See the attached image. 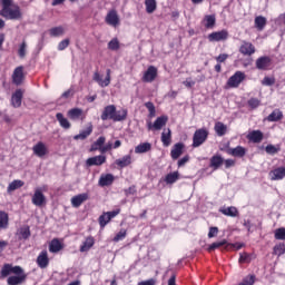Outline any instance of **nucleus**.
<instances>
[{
	"label": "nucleus",
	"instance_id": "35",
	"mask_svg": "<svg viewBox=\"0 0 285 285\" xmlns=\"http://www.w3.org/2000/svg\"><path fill=\"white\" fill-rule=\"evenodd\" d=\"M214 130L218 137H224L226 135V130H228V127L224 125V122H216Z\"/></svg>",
	"mask_w": 285,
	"mask_h": 285
},
{
	"label": "nucleus",
	"instance_id": "4",
	"mask_svg": "<svg viewBox=\"0 0 285 285\" xmlns=\"http://www.w3.org/2000/svg\"><path fill=\"white\" fill-rule=\"evenodd\" d=\"M206 139H208V129L200 128L194 132L193 136V148H199L203 144H206Z\"/></svg>",
	"mask_w": 285,
	"mask_h": 285
},
{
	"label": "nucleus",
	"instance_id": "25",
	"mask_svg": "<svg viewBox=\"0 0 285 285\" xmlns=\"http://www.w3.org/2000/svg\"><path fill=\"white\" fill-rule=\"evenodd\" d=\"M227 153L228 155H232V157L242 158L246 156V148L237 146L236 148H229Z\"/></svg>",
	"mask_w": 285,
	"mask_h": 285
},
{
	"label": "nucleus",
	"instance_id": "5",
	"mask_svg": "<svg viewBox=\"0 0 285 285\" xmlns=\"http://www.w3.org/2000/svg\"><path fill=\"white\" fill-rule=\"evenodd\" d=\"M246 80V73L244 71H236L228 80V88H239V86Z\"/></svg>",
	"mask_w": 285,
	"mask_h": 285
},
{
	"label": "nucleus",
	"instance_id": "45",
	"mask_svg": "<svg viewBox=\"0 0 285 285\" xmlns=\"http://www.w3.org/2000/svg\"><path fill=\"white\" fill-rule=\"evenodd\" d=\"M177 179H179V171L170 173L165 177L166 184H175Z\"/></svg>",
	"mask_w": 285,
	"mask_h": 285
},
{
	"label": "nucleus",
	"instance_id": "34",
	"mask_svg": "<svg viewBox=\"0 0 285 285\" xmlns=\"http://www.w3.org/2000/svg\"><path fill=\"white\" fill-rule=\"evenodd\" d=\"M63 248V245H61V242L59 239L53 238L49 244V252L50 253H59Z\"/></svg>",
	"mask_w": 285,
	"mask_h": 285
},
{
	"label": "nucleus",
	"instance_id": "9",
	"mask_svg": "<svg viewBox=\"0 0 285 285\" xmlns=\"http://www.w3.org/2000/svg\"><path fill=\"white\" fill-rule=\"evenodd\" d=\"M30 226L28 225H23L20 228L17 229L16 233V237H18V239L20 242H26V239H30Z\"/></svg>",
	"mask_w": 285,
	"mask_h": 285
},
{
	"label": "nucleus",
	"instance_id": "54",
	"mask_svg": "<svg viewBox=\"0 0 285 285\" xmlns=\"http://www.w3.org/2000/svg\"><path fill=\"white\" fill-rule=\"evenodd\" d=\"M126 239V229H120L114 237V242H121Z\"/></svg>",
	"mask_w": 285,
	"mask_h": 285
},
{
	"label": "nucleus",
	"instance_id": "1",
	"mask_svg": "<svg viewBox=\"0 0 285 285\" xmlns=\"http://www.w3.org/2000/svg\"><path fill=\"white\" fill-rule=\"evenodd\" d=\"M2 9L0 11V16L4 19H9L10 21H19L23 14L21 13V8L19 6L12 3V0H0ZM6 27V21L0 19V30Z\"/></svg>",
	"mask_w": 285,
	"mask_h": 285
},
{
	"label": "nucleus",
	"instance_id": "31",
	"mask_svg": "<svg viewBox=\"0 0 285 285\" xmlns=\"http://www.w3.org/2000/svg\"><path fill=\"white\" fill-rule=\"evenodd\" d=\"M95 246V238L92 236H89L85 239L82 245L80 246V253H88L90 248Z\"/></svg>",
	"mask_w": 285,
	"mask_h": 285
},
{
	"label": "nucleus",
	"instance_id": "23",
	"mask_svg": "<svg viewBox=\"0 0 285 285\" xmlns=\"http://www.w3.org/2000/svg\"><path fill=\"white\" fill-rule=\"evenodd\" d=\"M150 150H153L150 142H141L135 147L136 155H144L145 153H150Z\"/></svg>",
	"mask_w": 285,
	"mask_h": 285
},
{
	"label": "nucleus",
	"instance_id": "26",
	"mask_svg": "<svg viewBox=\"0 0 285 285\" xmlns=\"http://www.w3.org/2000/svg\"><path fill=\"white\" fill-rule=\"evenodd\" d=\"M183 153H184V144L177 142L176 145H174L171 149V153H170L171 159H179Z\"/></svg>",
	"mask_w": 285,
	"mask_h": 285
},
{
	"label": "nucleus",
	"instance_id": "55",
	"mask_svg": "<svg viewBox=\"0 0 285 285\" xmlns=\"http://www.w3.org/2000/svg\"><path fill=\"white\" fill-rule=\"evenodd\" d=\"M68 46H70V39H63L58 43V50L63 51L66 48H68Z\"/></svg>",
	"mask_w": 285,
	"mask_h": 285
},
{
	"label": "nucleus",
	"instance_id": "12",
	"mask_svg": "<svg viewBox=\"0 0 285 285\" xmlns=\"http://www.w3.org/2000/svg\"><path fill=\"white\" fill-rule=\"evenodd\" d=\"M12 83L21 86L23 83V67H17L12 73Z\"/></svg>",
	"mask_w": 285,
	"mask_h": 285
},
{
	"label": "nucleus",
	"instance_id": "57",
	"mask_svg": "<svg viewBox=\"0 0 285 285\" xmlns=\"http://www.w3.org/2000/svg\"><path fill=\"white\" fill-rule=\"evenodd\" d=\"M11 273H13V275H16V276L26 275V273H23V268H21V266H11Z\"/></svg>",
	"mask_w": 285,
	"mask_h": 285
},
{
	"label": "nucleus",
	"instance_id": "36",
	"mask_svg": "<svg viewBox=\"0 0 285 285\" xmlns=\"http://www.w3.org/2000/svg\"><path fill=\"white\" fill-rule=\"evenodd\" d=\"M216 21H217V19L215 18V14L205 16L204 26L207 29H213V28H215Z\"/></svg>",
	"mask_w": 285,
	"mask_h": 285
},
{
	"label": "nucleus",
	"instance_id": "11",
	"mask_svg": "<svg viewBox=\"0 0 285 285\" xmlns=\"http://www.w3.org/2000/svg\"><path fill=\"white\" fill-rule=\"evenodd\" d=\"M285 177V167H278L269 171V179L272 181H281Z\"/></svg>",
	"mask_w": 285,
	"mask_h": 285
},
{
	"label": "nucleus",
	"instance_id": "37",
	"mask_svg": "<svg viewBox=\"0 0 285 285\" xmlns=\"http://www.w3.org/2000/svg\"><path fill=\"white\" fill-rule=\"evenodd\" d=\"M161 141H163V145L165 147L170 146V141H173V136H171L170 128H168L167 130L163 131V134H161Z\"/></svg>",
	"mask_w": 285,
	"mask_h": 285
},
{
	"label": "nucleus",
	"instance_id": "58",
	"mask_svg": "<svg viewBox=\"0 0 285 285\" xmlns=\"http://www.w3.org/2000/svg\"><path fill=\"white\" fill-rule=\"evenodd\" d=\"M274 83H275V79L273 77H265L262 80L263 86H274Z\"/></svg>",
	"mask_w": 285,
	"mask_h": 285
},
{
	"label": "nucleus",
	"instance_id": "14",
	"mask_svg": "<svg viewBox=\"0 0 285 285\" xmlns=\"http://www.w3.org/2000/svg\"><path fill=\"white\" fill-rule=\"evenodd\" d=\"M22 99H23V90L17 89L16 92H13L11 96V106H13V108H21Z\"/></svg>",
	"mask_w": 285,
	"mask_h": 285
},
{
	"label": "nucleus",
	"instance_id": "48",
	"mask_svg": "<svg viewBox=\"0 0 285 285\" xmlns=\"http://www.w3.org/2000/svg\"><path fill=\"white\" fill-rule=\"evenodd\" d=\"M261 105H262V101L257 98H250L247 101V106H249V108H252V110H255L256 108H259Z\"/></svg>",
	"mask_w": 285,
	"mask_h": 285
},
{
	"label": "nucleus",
	"instance_id": "28",
	"mask_svg": "<svg viewBox=\"0 0 285 285\" xmlns=\"http://www.w3.org/2000/svg\"><path fill=\"white\" fill-rule=\"evenodd\" d=\"M90 135H92V125L91 124L86 128V130H82L79 132V135L73 136V139L76 141H79V139L81 141H83V139H88V137H90Z\"/></svg>",
	"mask_w": 285,
	"mask_h": 285
},
{
	"label": "nucleus",
	"instance_id": "17",
	"mask_svg": "<svg viewBox=\"0 0 285 285\" xmlns=\"http://www.w3.org/2000/svg\"><path fill=\"white\" fill-rule=\"evenodd\" d=\"M37 264L39 268H48V265L50 264V258H48V252L42 250L38 257H37Z\"/></svg>",
	"mask_w": 285,
	"mask_h": 285
},
{
	"label": "nucleus",
	"instance_id": "64",
	"mask_svg": "<svg viewBox=\"0 0 285 285\" xmlns=\"http://www.w3.org/2000/svg\"><path fill=\"white\" fill-rule=\"evenodd\" d=\"M183 83L186 88H193V86H195V80L187 78Z\"/></svg>",
	"mask_w": 285,
	"mask_h": 285
},
{
	"label": "nucleus",
	"instance_id": "10",
	"mask_svg": "<svg viewBox=\"0 0 285 285\" xmlns=\"http://www.w3.org/2000/svg\"><path fill=\"white\" fill-rule=\"evenodd\" d=\"M114 183H115V176L112 174H101L98 180V186L104 188L106 186H112Z\"/></svg>",
	"mask_w": 285,
	"mask_h": 285
},
{
	"label": "nucleus",
	"instance_id": "7",
	"mask_svg": "<svg viewBox=\"0 0 285 285\" xmlns=\"http://www.w3.org/2000/svg\"><path fill=\"white\" fill-rule=\"evenodd\" d=\"M166 124H168V116H160L154 121V124L149 121L147 124V128L148 130H161Z\"/></svg>",
	"mask_w": 285,
	"mask_h": 285
},
{
	"label": "nucleus",
	"instance_id": "47",
	"mask_svg": "<svg viewBox=\"0 0 285 285\" xmlns=\"http://www.w3.org/2000/svg\"><path fill=\"white\" fill-rule=\"evenodd\" d=\"M145 107L147 108L149 112V119H153L157 115V110L155 109V105L150 101L145 104Z\"/></svg>",
	"mask_w": 285,
	"mask_h": 285
},
{
	"label": "nucleus",
	"instance_id": "43",
	"mask_svg": "<svg viewBox=\"0 0 285 285\" xmlns=\"http://www.w3.org/2000/svg\"><path fill=\"white\" fill-rule=\"evenodd\" d=\"M81 115H83V110L79 109V108H72L68 111V117L71 119H79V117H81Z\"/></svg>",
	"mask_w": 285,
	"mask_h": 285
},
{
	"label": "nucleus",
	"instance_id": "3",
	"mask_svg": "<svg viewBox=\"0 0 285 285\" xmlns=\"http://www.w3.org/2000/svg\"><path fill=\"white\" fill-rule=\"evenodd\" d=\"M46 190H48V186L46 185H43L42 187H37L35 189V193L31 198V203L33 204V206H37L38 208L46 206L47 199L46 195H43Z\"/></svg>",
	"mask_w": 285,
	"mask_h": 285
},
{
	"label": "nucleus",
	"instance_id": "15",
	"mask_svg": "<svg viewBox=\"0 0 285 285\" xmlns=\"http://www.w3.org/2000/svg\"><path fill=\"white\" fill-rule=\"evenodd\" d=\"M105 21L108 23V26L117 28V24L119 23V14H117V11L111 10L107 13Z\"/></svg>",
	"mask_w": 285,
	"mask_h": 285
},
{
	"label": "nucleus",
	"instance_id": "46",
	"mask_svg": "<svg viewBox=\"0 0 285 285\" xmlns=\"http://www.w3.org/2000/svg\"><path fill=\"white\" fill-rule=\"evenodd\" d=\"M8 213L6 212H0V228H8Z\"/></svg>",
	"mask_w": 285,
	"mask_h": 285
},
{
	"label": "nucleus",
	"instance_id": "61",
	"mask_svg": "<svg viewBox=\"0 0 285 285\" xmlns=\"http://www.w3.org/2000/svg\"><path fill=\"white\" fill-rule=\"evenodd\" d=\"M219 233V228L217 227H210L208 232L209 239H213V237H217V234Z\"/></svg>",
	"mask_w": 285,
	"mask_h": 285
},
{
	"label": "nucleus",
	"instance_id": "63",
	"mask_svg": "<svg viewBox=\"0 0 285 285\" xmlns=\"http://www.w3.org/2000/svg\"><path fill=\"white\" fill-rule=\"evenodd\" d=\"M265 150L268 155H275L277 153V148L273 145H267Z\"/></svg>",
	"mask_w": 285,
	"mask_h": 285
},
{
	"label": "nucleus",
	"instance_id": "21",
	"mask_svg": "<svg viewBox=\"0 0 285 285\" xmlns=\"http://www.w3.org/2000/svg\"><path fill=\"white\" fill-rule=\"evenodd\" d=\"M106 161V156L99 155L95 157H90L86 160L87 166H104V163Z\"/></svg>",
	"mask_w": 285,
	"mask_h": 285
},
{
	"label": "nucleus",
	"instance_id": "62",
	"mask_svg": "<svg viewBox=\"0 0 285 285\" xmlns=\"http://www.w3.org/2000/svg\"><path fill=\"white\" fill-rule=\"evenodd\" d=\"M119 213H121V210L116 209V210H112V212H106L105 215H107V217H109V222H110V219H115V217L117 215H119Z\"/></svg>",
	"mask_w": 285,
	"mask_h": 285
},
{
	"label": "nucleus",
	"instance_id": "40",
	"mask_svg": "<svg viewBox=\"0 0 285 285\" xmlns=\"http://www.w3.org/2000/svg\"><path fill=\"white\" fill-rule=\"evenodd\" d=\"M222 246H226L225 248H228V240L223 239L219 242H215L208 246L207 250L212 253V250H217V248H222Z\"/></svg>",
	"mask_w": 285,
	"mask_h": 285
},
{
	"label": "nucleus",
	"instance_id": "51",
	"mask_svg": "<svg viewBox=\"0 0 285 285\" xmlns=\"http://www.w3.org/2000/svg\"><path fill=\"white\" fill-rule=\"evenodd\" d=\"M109 50H119V40L117 38H114L108 43Z\"/></svg>",
	"mask_w": 285,
	"mask_h": 285
},
{
	"label": "nucleus",
	"instance_id": "6",
	"mask_svg": "<svg viewBox=\"0 0 285 285\" xmlns=\"http://www.w3.org/2000/svg\"><path fill=\"white\" fill-rule=\"evenodd\" d=\"M94 81H96L100 88H107V86H110V69H107L106 79H104V76H101L99 71H95Z\"/></svg>",
	"mask_w": 285,
	"mask_h": 285
},
{
	"label": "nucleus",
	"instance_id": "27",
	"mask_svg": "<svg viewBox=\"0 0 285 285\" xmlns=\"http://www.w3.org/2000/svg\"><path fill=\"white\" fill-rule=\"evenodd\" d=\"M247 138L254 144H261L262 139H264V134L261 130H253L248 134Z\"/></svg>",
	"mask_w": 285,
	"mask_h": 285
},
{
	"label": "nucleus",
	"instance_id": "20",
	"mask_svg": "<svg viewBox=\"0 0 285 285\" xmlns=\"http://www.w3.org/2000/svg\"><path fill=\"white\" fill-rule=\"evenodd\" d=\"M116 166L118 168H128L130 164H132V156L131 155H125L121 158H118L115 160Z\"/></svg>",
	"mask_w": 285,
	"mask_h": 285
},
{
	"label": "nucleus",
	"instance_id": "50",
	"mask_svg": "<svg viewBox=\"0 0 285 285\" xmlns=\"http://www.w3.org/2000/svg\"><path fill=\"white\" fill-rule=\"evenodd\" d=\"M26 50H28V43H26V41H23L18 49V55L20 57V59H24L26 58Z\"/></svg>",
	"mask_w": 285,
	"mask_h": 285
},
{
	"label": "nucleus",
	"instance_id": "30",
	"mask_svg": "<svg viewBox=\"0 0 285 285\" xmlns=\"http://www.w3.org/2000/svg\"><path fill=\"white\" fill-rule=\"evenodd\" d=\"M266 23H267V20H266V17L264 16H258L254 20V26L256 30H258V32H262L266 28Z\"/></svg>",
	"mask_w": 285,
	"mask_h": 285
},
{
	"label": "nucleus",
	"instance_id": "16",
	"mask_svg": "<svg viewBox=\"0 0 285 285\" xmlns=\"http://www.w3.org/2000/svg\"><path fill=\"white\" fill-rule=\"evenodd\" d=\"M154 79H157V68L155 66H150L145 71L142 80L146 81L147 83H151Z\"/></svg>",
	"mask_w": 285,
	"mask_h": 285
},
{
	"label": "nucleus",
	"instance_id": "49",
	"mask_svg": "<svg viewBox=\"0 0 285 285\" xmlns=\"http://www.w3.org/2000/svg\"><path fill=\"white\" fill-rule=\"evenodd\" d=\"M110 223V217H108V214L104 213L101 216H99V224L101 228H106V226Z\"/></svg>",
	"mask_w": 285,
	"mask_h": 285
},
{
	"label": "nucleus",
	"instance_id": "44",
	"mask_svg": "<svg viewBox=\"0 0 285 285\" xmlns=\"http://www.w3.org/2000/svg\"><path fill=\"white\" fill-rule=\"evenodd\" d=\"M22 186H23L22 180H13L9 184L7 190H8V193H12L14 190H18V188H21Z\"/></svg>",
	"mask_w": 285,
	"mask_h": 285
},
{
	"label": "nucleus",
	"instance_id": "18",
	"mask_svg": "<svg viewBox=\"0 0 285 285\" xmlns=\"http://www.w3.org/2000/svg\"><path fill=\"white\" fill-rule=\"evenodd\" d=\"M33 154L37 157H46L48 155V147H46V144L39 141L32 147Z\"/></svg>",
	"mask_w": 285,
	"mask_h": 285
},
{
	"label": "nucleus",
	"instance_id": "29",
	"mask_svg": "<svg viewBox=\"0 0 285 285\" xmlns=\"http://www.w3.org/2000/svg\"><path fill=\"white\" fill-rule=\"evenodd\" d=\"M219 213L226 215V217H237L239 215V210L235 206L223 207L219 209Z\"/></svg>",
	"mask_w": 285,
	"mask_h": 285
},
{
	"label": "nucleus",
	"instance_id": "53",
	"mask_svg": "<svg viewBox=\"0 0 285 285\" xmlns=\"http://www.w3.org/2000/svg\"><path fill=\"white\" fill-rule=\"evenodd\" d=\"M275 239H281V240L285 239V228L284 227L277 228L275 230Z\"/></svg>",
	"mask_w": 285,
	"mask_h": 285
},
{
	"label": "nucleus",
	"instance_id": "39",
	"mask_svg": "<svg viewBox=\"0 0 285 285\" xmlns=\"http://www.w3.org/2000/svg\"><path fill=\"white\" fill-rule=\"evenodd\" d=\"M57 121H59L61 128H65V130L70 129V121L67 120L66 117H63V114L58 112L56 115Z\"/></svg>",
	"mask_w": 285,
	"mask_h": 285
},
{
	"label": "nucleus",
	"instance_id": "42",
	"mask_svg": "<svg viewBox=\"0 0 285 285\" xmlns=\"http://www.w3.org/2000/svg\"><path fill=\"white\" fill-rule=\"evenodd\" d=\"M104 144H106V137L100 136L92 145L91 151L99 150L101 153V148H104Z\"/></svg>",
	"mask_w": 285,
	"mask_h": 285
},
{
	"label": "nucleus",
	"instance_id": "56",
	"mask_svg": "<svg viewBox=\"0 0 285 285\" xmlns=\"http://www.w3.org/2000/svg\"><path fill=\"white\" fill-rule=\"evenodd\" d=\"M238 262L239 264H248L250 262V255L248 253H242Z\"/></svg>",
	"mask_w": 285,
	"mask_h": 285
},
{
	"label": "nucleus",
	"instance_id": "60",
	"mask_svg": "<svg viewBox=\"0 0 285 285\" xmlns=\"http://www.w3.org/2000/svg\"><path fill=\"white\" fill-rule=\"evenodd\" d=\"M75 96V90L69 89L61 95L60 99H70Z\"/></svg>",
	"mask_w": 285,
	"mask_h": 285
},
{
	"label": "nucleus",
	"instance_id": "33",
	"mask_svg": "<svg viewBox=\"0 0 285 285\" xmlns=\"http://www.w3.org/2000/svg\"><path fill=\"white\" fill-rule=\"evenodd\" d=\"M222 164H224V158L219 155L213 156L210 158V168H213L214 170H218V168L222 166Z\"/></svg>",
	"mask_w": 285,
	"mask_h": 285
},
{
	"label": "nucleus",
	"instance_id": "38",
	"mask_svg": "<svg viewBox=\"0 0 285 285\" xmlns=\"http://www.w3.org/2000/svg\"><path fill=\"white\" fill-rule=\"evenodd\" d=\"M50 37H63L66 35V29L63 27H53L49 29Z\"/></svg>",
	"mask_w": 285,
	"mask_h": 285
},
{
	"label": "nucleus",
	"instance_id": "19",
	"mask_svg": "<svg viewBox=\"0 0 285 285\" xmlns=\"http://www.w3.org/2000/svg\"><path fill=\"white\" fill-rule=\"evenodd\" d=\"M83 202H88L87 193L76 195L71 198V205L73 208H79V206H81V204H83Z\"/></svg>",
	"mask_w": 285,
	"mask_h": 285
},
{
	"label": "nucleus",
	"instance_id": "8",
	"mask_svg": "<svg viewBox=\"0 0 285 285\" xmlns=\"http://www.w3.org/2000/svg\"><path fill=\"white\" fill-rule=\"evenodd\" d=\"M239 52L245 57H250L255 55V46L248 41H243L239 48Z\"/></svg>",
	"mask_w": 285,
	"mask_h": 285
},
{
	"label": "nucleus",
	"instance_id": "52",
	"mask_svg": "<svg viewBox=\"0 0 285 285\" xmlns=\"http://www.w3.org/2000/svg\"><path fill=\"white\" fill-rule=\"evenodd\" d=\"M12 273V265L6 264L1 269L2 277H8Z\"/></svg>",
	"mask_w": 285,
	"mask_h": 285
},
{
	"label": "nucleus",
	"instance_id": "41",
	"mask_svg": "<svg viewBox=\"0 0 285 285\" xmlns=\"http://www.w3.org/2000/svg\"><path fill=\"white\" fill-rule=\"evenodd\" d=\"M146 12L153 14L157 10V0H145Z\"/></svg>",
	"mask_w": 285,
	"mask_h": 285
},
{
	"label": "nucleus",
	"instance_id": "13",
	"mask_svg": "<svg viewBox=\"0 0 285 285\" xmlns=\"http://www.w3.org/2000/svg\"><path fill=\"white\" fill-rule=\"evenodd\" d=\"M226 39H228V31L226 30H222V31H215L212 32L208 36V41H226Z\"/></svg>",
	"mask_w": 285,
	"mask_h": 285
},
{
	"label": "nucleus",
	"instance_id": "59",
	"mask_svg": "<svg viewBox=\"0 0 285 285\" xmlns=\"http://www.w3.org/2000/svg\"><path fill=\"white\" fill-rule=\"evenodd\" d=\"M274 253H275V255H278V257L284 255V253H285L284 245H276L274 247Z\"/></svg>",
	"mask_w": 285,
	"mask_h": 285
},
{
	"label": "nucleus",
	"instance_id": "32",
	"mask_svg": "<svg viewBox=\"0 0 285 285\" xmlns=\"http://www.w3.org/2000/svg\"><path fill=\"white\" fill-rule=\"evenodd\" d=\"M282 119H284V112H282V110L279 109H275L273 110V112L271 115L267 116L266 120L267 121H282Z\"/></svg>",
	"mask_w": 285,
	"mask_h": 285
},
{
	"label": "nucleus",
	"instance_id": "22",
	"mask_svg": "<svg viewBox=\"0 0 285 285\" xmlns=\"http://www.w3.org/2000/svg\"><path fill=\"white\" fill-rule=\"evenodd\" d=\"M28 277V275L26 274H20V275H14V276H9L7 279V284L8 285H20L23 284V282H26V278Z\"/></svg>",
	"mask_w": 285,
	"mask_h": 285
},
{
	"label": "nucleus",
	"instance_id": "24",
	"mask_svg": "<svg viewBox=\"0 0 285 285\" xmlns=\"http://www.w3.org/2000/svg\"><path fill=\"white\" fill-rule=\"evenodd\" d=\"M271 66V58L267 56L261 57L256 60V68L258 70H266Z\"/></svg>",
	"mask_w": 285,
	"mask_h": 285
},
{
	"label": "nucleus",
	"instance_id": "2",
	"mask_svg": "<svg viewBox=\"0 0 285 285\" xmlns=\"http://www.w3.org/2000/svg\"><path fill=\"white\" fill-rule=\"evenodd\" d=\"M128 117V110L121 109L117 111V107L115 105H108L104 108L100 119L102 121H124Z\"/></svg>",
	"mask_w": 285,
	"mask_h": 285
}]
</instances>
